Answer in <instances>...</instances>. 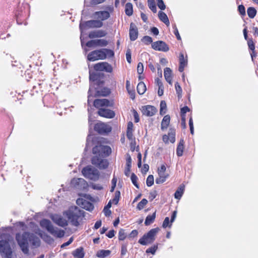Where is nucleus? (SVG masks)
Returning <instances> with one entry per match:
<instances>
[{
    "mask_svg": "<svg viewBox=\"0 0 258 258\" xmlns=\"http://www.w3.org/2000/svg\"><path fill=\"white\" fill-rule=\"evenodd\" d=\"M134 124L132 122L130 121L127 123V131H126V136L128 139L130 141H134L135 138L133 136V129Z\"/></svg>",
    "mask_w": 258,
    "mask_h": 258,
    "instance_id": "obj_26",
    "label": "nucleus"
},
{
    "mask_svg": "<svg viewBox=\"0 0 258 258\" xmlns=\"http://www.w3.org/2000/svg\"><path fill=\"white\" fill-rule=\"evenodd\" d=\"M120 196V192L119 191H116L115 192V196L114 198L111 200L112 204L116 205L118 204Z\"/></svg>",
    "mask_w": 258,
    "mask_h": 258,
    "instance_id": "obj_45",
    "label": "nucleus"
},
{
    "mask_svg": "<svg viewBox=\"0 0 258 258\" xmlns=\"http://www.w3.org/2000/svg\"><path fill=\"white\" fill-rule=\"evenodd\" d=\"M108 42L105 39H96L89 41L86 43L88 47L93 46H105L107 45Z\"/></svg>",
    "mask_w": 258,
    "mask_h": 258,
    "instance_id": "obj_18",
    "label": "nucleus"
},
{
    "mask_svg": "<svg viewBox=\"0 0 258 258\" xmlns=\"http://www.w3.org/2000/svg\"><path fill=\"white\" fill-rule=\"evenodd\" d=\"M137 179L138 178L137 176L134 173H133L131 175L132 181L135 186H136L137 188H139V186L137 183Z\"/></svg>",
    "mask_w": 258,
    "mask_h": 258,
    "instance_id": "obj_56",
    "label": "nucleus"
},
{
    "mask_svg": "<svg viewBox=\"0 0 258 258\" xmlns=\"http://www.w3.org/2000/svg\"><path fill=\"white\" fill-rule=\"evenodd\" d=\"M0 253L5 258H15L10 243H0Z\"/></svg>",
    "mask_w": 258,
    "mask_h": 258,
    "instance_id": "obj_8",
    "label": "nucleus"
},
{
    "mask_svg": "<svg viewBox=\"0 0 258 258\" xmlns=\"http://www.w3.org/2000/svg\"><path fill=\"white\" fill-rule=\"evenodd\" d=\"M125 12L126 15L130 16L133 15V5L130 3H127L125 6Z\"/></svg>",
    "mask_w": 258,
    "mask_h": 258,
    "instance_id": "obj_39",
    "label": "nucleus"
},
{
    "mask_svg": "<svg viewBox=\"0 0 258 258\" xmlns=\"http://www.w3.org/2000/svg\"><path fill=\"white\" fill-rule=\"evenodd\" d=\"M247 44L248 45L249 48L252 51H254L255 49V46L253 41L251 39H249L247 41Z\"/></svg>",
    "mask_w": 258,
    "mask_h": 258,
    "instance_id": "obj_58",
    "label": "nucleus"
},
{
    "mask_svg": "<svg viewBox=\"0 0 258 258\" xmlns=\"http://www.w3.org/2000/svg\"><path fill=\"white\" fill-rule=\"evenodd\" d=\"M90 80L91 81L90 87L88 91V104L90 105L91 102L93 101L94 97L99 96H106L108 94L109 91L107 89H104V92H100L99 90H97L94 86L93 82L97 81L98 78V75L94 73H91L90 71Z\"/></svg>",
    "mask_w": 258,
    "mask_h": 258,
    "instance_id": "obj_2",
    "label": "nucleus"
},
{
    "mask_svg": "<svg viewBox=\"0 0 258 258\" xmlns=\"http://www.w3.org/2000/svg\"><path fill=\"white\" fill-rule=\"evenodd\" d=\"M144 71V66L142 62H139L137 67V72L139 75H141Z\"/></svg>",
    "mask_w": 258,
    "mask_h": 258,
    "instance_id": "obj_54",
    "label": "nucleus"
},
{
    "mask_svg": "<svg viewBox=\"0 0 258 258\" xmlns=\"http://www.w3.org/2000/svg\"><path fill=\"white\" fill-rule=\"evenodd\" d=\"M50 233L57 237H62L64 235V232L63 230L55 228L54 227L53 230L50 232Z\"/></svg>",
    "mask_w": 258,
    "mask_h": 258,
    "instance_id": "obj_37",
    "label": "nucleus"
},
{
    "mask_svg": "<svg viewBox=\"0 0 258 258\" xmlns=\"http://www.w3.org/2000/svg\"><path fill=\"white\" fill-rule=\"evenodd\" d=\"M132 165V158L129 154L126 155V166L128 167V168H131Z\"/></svg>",
    "mask_w": 258,
    "mask_h": 258,
    "instance_id": "obj_53",
    "label": "nucleus"
},
{
    "mask_svg": "<svg viewBox=\"0 0 258 258\" xmlns=\"http://www.w3.org/2000/svg\"><path fill=\"white\" fill-rule=\"evenodd\" d=\"M126 237V233L123 229H120L118 232V239L119 240H123Z\"/></svg>",
    "mask_w": 258,
    "mask_h": 258,
    "instance_id": "obj_51",
    "label": "nucleus"
},
{
    "mask_svg": "<svg viewBox=\"0 0 258 258\" xmlns=\"http://www.w3.org/2000/svg\"><path fill=\"white\" fill-rule=\"evenodd\" d=\"M126 88L130 96V98L134 100L135 98V92L134 90L131 88L130 82L128 80L126 81Z\"/></svg>",
    "mask_w": 258,
    "mask_h": 258,
    "instance_id": "obj_36",
    "label": "nucleus"
},
{
    "mask_svg": "<svg viewBox=\"0 0 258 258\" xmlns=\"http://www.w3.org/2000/svg\"><path fill=\"white\" fill-rule=\"evenodd\" d=\"M162 140L166 144L169 142L174 143L175 141V130L172 128H170L168 135L163 136Z\"/></svg>",
    "mask_w": 258,
    "mask_h": 258,
    "instance_id": "obj_14",
    "label": "nucleus"
},
{
    "mask_svg": "<svg viewBox=\"0 0 258 258\" xmlns=\"http://www.w3.org/2000/svg\"><path fill=\"white\" fill-rule=\"evenodd\" d=\"M71 185L80 190H84L88 187V183L83 178H74L71 182Z\"/></svg>",
    "mask_w": 258,
    "mask_h": 258,
    "instance_id": "obj_9",
    "label": "nucleus"
},
{
    "mask_svg": "<svg viewBox=\"0 0 258 258\" xmlns=\"http://www.w3.org/2000/svg\"><path fill=\"white\" fill-rule=\"evenodd\" d=\"M112 182V186L110 189L111 192H113L114 190V188L116 186V182H117V179L115 177H113L111 181Z\"/></svg>",
    "mask_w": 258,
    "mask_h": 258,
    "instance_id": "obj_60",
    "label": "nucleus"
},
{
    "mask_svg": "<svg viewBox=\"0 0 258 258\" xmlns=\"http://www.w3.org/2000/svg\"><path fill=\"white\" fill-rule=\"evenodd\" d=\"M94 69L97 71H105L108 73L112 72V66L106 62H101L95 64Z\"/></svg>",
    "mask_w": 258,
    "mask_h": 258,
    "instance_id": "obj_13",
    "label": "nucleus"
},
{
    "mask_svg": "<svg viewBox=\"0 0 258 258\" xmlns=\"http://www.w3.org/2000/svg\"><path fill=\"white\" fill-rule=\"evenodd\" d=\"M76 203L78 206L86 210L91 211L94 209V206L92 203L82 198L78 199Z\"/></svg>",
    "mask_w": 258,
    "mask_h": 258,
    "instance_id": "obj_15",
    "label": "nucleus"
},
{
    "mask_svg": "<svg viewBox=\"0 0 258 258\" xmlns=\"http://www.w3.org/2000/svg\"><path fill=\"white\" fill-rule=\"evenodd\" d=\"M109 105V101L106 99H96L94 101V106L98 108L103 106H108Z\"/></svg>",
    "mask_w": 258,
    "mask_h": 258,
    "instance_id": "obj_25",
    "label": "nucleus"
},
{
    "mask_svg": "<svg viewBox=\"0 0 258 258\" xmlns=\"http://www.w3.org/2000/svg\"><path fill=\"white\" fill-rule=\"evenodd\" d=\"M157 195V191L156 190L153 191L150 193L149 199H150L151 200H153L156 197Z\"/></svg>",
    "mask_w": 258,
    "mask_h": 258,
    "instance_id": "obj_64",
    "label": "nucleus"
},
{
    "mask_svg": "<svg viewBox=\"0 0 258 258\" xmlns=\"http://www.w3.org/2000/svg\"><path fill=\"white\" fill-rule=\"evenodd\" d=\"M173 28L174 29V34L176 36L177 39L179 40H181V37L179 35L178 29L175 24L173 26Z\"/></svg>",
    "mask_w": 258,
    "mask_h": 258,
    "instance_id": "obj_57",
    "label": "nucleus"
},
{
    "mask_svg": "<svg viewBox=\"0 0 258 258\" xmlns=\"http://www.w3.org/2000/svg\"><path fill=\"white\" fill-rule=\"evenodd\" d=\"M156 217V214L155 213H153L152 215H148L145 220V224L146 225H150L151 223H152Z\"/></svg>",
    "mask_w": 258,
    "mask_h": 258,
    "instance_id": "obj_40",
    "label": "nucleus"
},
{
    "mask_svg": "<svg viewBox=\"0 0 258 258\" xmlns=\"http://www.w3.org/2000/svg\"><path fill=\"white\" fill-rule=\"evenodd\" d=\"M94 17L100 19L101 21L105 20L109 18L110 14L107 11H98L94 14Z\"/></svg>",
    "mask_w": 258,
    "mask_h": 258,
    "instance_id": "obj_23",
    "label": "nucleus"
},
{
    "mask_svg": "<svg viewBox=\"0 0 258 258\" xmlns=\"http://www.w3.org/2000/svg\"><path fill=\"white\" fill-rule=\"evenodd\" d=\"M114 55L112 50L108 49H101L94 50L89 53L87 58L89 61H94L99 59H105L106 57H111Z\"/></svg>",
    "mask_w": 258,
    "mask_h": 258,
    "instance_id": "obj_3",
    "label": "nucleus"
},
{
    "mask_svg": "<svg viewBox=\"0 0 258 258\" xmlns=\"http://www.w3.org/2000/svg\"><path fill=\"white\" fill-rule=\"evenodd\" d=\"M98 113L101 116L108 118H112L115 116V113L113 111L105 108H100Z\"/></svg>",
    "mask_w": 258,
    "mask_h": 258,
    "instance_id": "obj_20",
    "label": "nucleus"
},
{
    "mask_svg": "<svg viewBox=\"0 0 258 258\" xmlns=\"http://www.w3.org/2000/svg\"><path fill=\"white\" fill-rule=\"evenodd\" d=\"M130 38L131 41L136 40L138 36V30L136 25L131 23L130 26Z\"/></svg>",
    "mask_w": 258,
    "mask_h": 258,
    "instance_id": "obj_21",
    "label": "nucleus"
},
{
    "mask_svg": "<svg viewBox=\"0 0 258 258\" xmlns=\"http://www.w3.org/2000/svg\"><path fill=\"white\" fill-rule=\"evenodd\" d=\"M148 6L153 13H156L157 9L154 2L149 3Z\"/></svg>",
    "mask_w": 258,
    "mask_h": 258,
    "instance_id": "obj_55",
    "label": "nucleus"
},
{
    "mask_svg": "<svg viewBox=\"0 0 258 258\" xmlns=\"http://www.w3.org/2000/svg\"><path fill=\"white\" fill-rule=\"evenodd\" d=\"M238 11L241 15H244L245 14V8L242 5L238 6Z\"/></svg>",
    "mask_w": 258,
    "mask_h": 258,
    "instance_id": "obj_61",
    "label": "nucleus"
},
{
    "mask_svg": "<svg viewBox=\"0 0 258 258\" xmlns=\"http://www.w3.org/2000/svg\"><path fill=\"white\" fill-rule=\"evenodd\" d=\"M154 183V177L152 175L148 176L146 180V184L148 186H152Z\"/></svg>",
    "mask_w": 258,
    "mask_h": 258,
    "instance_id": "obj_49",
    "label": "nucleus"
},
{
    "mask_svg": "<svg viewBox=\"0 0 258 258\" xmlns=\"http://www.w3.org/2000/svg\"><path fill=\"white\" fill-rule=\"evenodd\" d=\"M172 223H171L170 221L169 220V217H166L163 222L162 227L164 228L171 226Z\"/></svg>",
    "mask_w": 258,
    "mask_h": 258,
    "instance_id": "obj_50",
    "label": "nucleus"
},
{
    "mask_svg": "<svg viewBox=\"0 0 258 258\" xmlns=\"http://www.w3.org/2000/svg\"><path fill=\"white\" fill-rule=\"evenodd\" d=\"M187 64V56H184L183 53L181 52L179 54V66L178 71L180 72H182L184 71V68Z\"/></svg>",
    "mask_w": 258,
    "mask_h": 258,
    "instance_id": "obj_22",
    "label": "nucleus"
},
{
    "mask_svg": "<svg viewBox=\"0 0 258 258\" xmlns=\"http://www.w3.org/2000/svg\"><path fill=\"white\" fill-rule=\"evenodd\" d=\"M184 190V185L183 184L180 185L174 194L175 198L178 200L180 199L183 194Z\"/></svg>",
    "mask_w": 258,
    "mask_h": 258,
    "instance_id": "obj_34",
    "label": "nucleus"
},
{
    "mask_svg": "<svg viewBox=\"0 0 258 258\" xmlns=\"http://www.w3.org/2000/svg\"><path fill=\"white\" fill-rule=\"evenodd\" d=\"M142 41L146 45H148L150 43H152V38L149 36H145L142 39Z\"/></svg>",
    "mask_w": 258,
    "mask_h": 258,
    "instance_id": "obj_47",
    "label": "nucleus"
},
{
    "mask_svg": "<svg viewBox=\"0 0 258 258\" xmlns=\"http://www.w3.org/2000/svg\"><path fill=\"white\" fill-rule=\"evenodd\" d=\"M184 149V141L183 140H181L178 143L176 149V154L179 157H180L183 154Z\"/></svg>",
    "mask_w": 258,
    "mask_h": 258,
    "instance_id": "obj_35",
    "label": "nucleus"
},
{
    "mask_svg": "<svg viewBox=\"0 0 258 258\" xmlns=\"http://www.w3.org/2000/svg\"><path fill=\"white\" fill-rule=\"evenodd\" d=\"M51 219L57 225L64 227L68 225L67 221L58 215H53L51 216Z\"/></svg>",
    "mask_w": 258,
    "mask_h": 258,
    "instance_id": "obj_19",
    "label": "nucleus"
},
{
    "mask_svg": "<svg viewBox=\"0 0 258 258\" xmlns=\"http://www.w3.org/2000/svg\"><path fill=\"white\" fill-rule=\"evenodd\" d=\"M175 88L176 93L178 95V98H181L182 96V90L181 87H180V86L178 83L176 82L175 84Z\"/></svg>",
    "mask_w": 258,
    "mask_h": 258,
    "instance_id": "obj_43",
    "label": "nucleus"
},
{
    "mask_svg": "<svg viewBox=\"0 0 258 258\" xmlns=\"http://www.w3.org/2000/svg\"><path fill=\"white\" fill-rule=\"evenodd\" d=\"M103 26V23L102 21L95 20H90L84 23H81L80 24V29L81 31V35L80 37L81 44L83 46V41L82 39V32L84 29L86 28H100Z\"/></svg>",
    "mask_w": 258,
    "mask_h": 258,
    "instance_id": "obj_6",
    "label": "nucleus"
},
{
    "mask_svg": "<svg viewBox=\"0 0 258 258\" xmlns=\"http://www.w3.org/2000/svg\"><path fill=\"white\" fill-rule=\"evenodd\" d=\"M91 187L93 189L96 190H101L103 189V186L101 184L97 183L92 184Z\"/></svg>",
    "mask_w": 258,
    "mask_h": 258,
    "instance_id": "obj_59",
    "label": "nucleus"
},
{
    "mask_svg": "<svg viewBox=\"0 0 258 258\" xmlns=\"http://www.w3.org/2000/svg\"><path fill=\"white\" fill-rule=\"evenodd\" d=\"M138 234V232L137 230H133L129 235V236H128L129 240H132V239L131 238L132 237H136V236H137Z\"/></svg>",
    "mask_w": 258,
    "mask_h": 258,
    "instance_id": "obj_62",
    "label": "nucleus"
},
{
    "mask_svg": "<svg viewBox=\"0 0 258 258\" xmlns=\"http://www.w3.org/2000/svg\"><path fill=\"white\" fill-rule=\"evenodd\" d=\"M157 84H158V85L159 87L158 94L159 96H161L163 94L164 87H163L162 82L159 80H157Z\"/></svg>",
    "mask_w": 258,
    "mask_h": 258,
    "instance_id": "obj_46",
    "label": "nucleus"
},
{
    "mask_svg": "<svg viewBox=\"0 0 258 258\" xmlns=\"http://www.w3.org/2000/svg\"><path fill=\"white\" fill-rule=\"evenodd\" d=\"M111 251L109 250H99L97 251L96 255L99 258H104L110 255Z\"/></svg>",
    "mask_w": 258,
    "mask_h": 258,
    "instance_id": "obj_33",
    "label": "nucleus"
},
{
    "mask_svg": "<svg viewBox=\"0 0 258 258\" xmlns=\"http://www.w3.org/2000/svg\"><path fill=\"white\" fill-rule=\"evenodd\" d=\"M159 177L156 179L157 184H161L165 182L168 176L166 172H158Z\"/></svg>",
    "mask_w": 258,
    "mask_h": 258,
    "instance_id": "obj_30",
    "label": "nucleus"
},
{
    "mask_svg": "<svg viewBox=\"0 0 258 258\" xmlns=\"http://www.w3.org/2000/svg\"><path fill=\"white\" fill-rule=\"evenodd\" d=\"M84 254L83 248L82 247H79L72 252V254L75 258H83Z\"/></svg>",
    "mask_w": 258,
    "mask_h": 258,
    "instance_id": "obj_32",
    "label": "nucleus"
},
{
    "mask_svg": "<svg viewBox=\"0 0 258 258\" xmlns=\"http://www.w3.org/2000/svg\"><path fill=\"white\" fill-rule=\"evenodd\" d=\"M158 17L159 19L164 23H165L167 26L169 25L170 22L169 19L167 15L165 13L162 11H159L158 13Z\"/></svg>",
    "mask_w": 258,
    "mask_h": 258,
    "instance_id": "obj_31",
    "label": "nucleus"
},
{
    "mask_svg": "<svg viewBox=\"0 0 258 258\" xmlns=\"http://www.w3.org/2000/svg\"><path fill=\"white\" fill-rule=\"evenodd\" d=\"M247 15L250 18H253L256 14V10L253 7H249L247 11Z\"/></svg>",
    "mask_w": 258,
    "mask_h": 258,
    "instance_id": "obj_42",
    "label": "nucleus"
},
{
    "mask_svg": "<svg viewBox=\"0 0 258 258\" xmlns=\"http://www.w3.org/2000/svg\"><path fill=\"white\" fill-rule=\"evenodd\" d=\"M82 173L85 177L94 181L97 180L100 176L98 170L91 166L84 167Z\"/></svg>",
    "mask_w": 258,
    "mask_h": 258,
    "instance_id": "obj_5",
    "label": "nucleus"
},
{
    "mask_svg": "<svg viewBox=\"0 0 258 258\" xmlns=\"http://www.w3.org/2000/svg\"><path fill=\"white\" fill-rule=\"evenodd\" d=\"M111 152V148L108 146L99 145L93 148V153L96 156L92 159V163L100 169H105L108 167L107 160L102 158L108 156Z\"/></svg>",
    "mask_w": 258,
    "mask_h": 258,
    "instance_id": "obj_1",
    "label": "nucleus"
},
{
    "mask_svg": "<svg viewBox=\"0 0 258 258\" xmlns=\"http://www.w3.org/2000/svg\"><path fill=\"white\" fill-rule=\"evenodd\" d=\"M84 211L76 206L71 207L65 212L69 220L74 226L79 225V219L83 216Z\"/></svg>",
    "mask_w": 258,
    "mask_h": 258,
    "instance_id": "obj_4",
    "label": "nucleus"
},
{
    "mask_svg": "<svg viewBox=\"0 0 258 258\" xmlns=\"http://www.w3.org/2000/svg\"><path fill=\"white\" fill-rule=\"evenodd\" d=\"M158 249V245H154L153 246L149 247L146 249V253H151L152 254H154L155 253L156 251Z\"/></svg>",
    "mask_w": 258,
    "mask_h": 258,
    "instance_id": "obj_48",
    "label": "nucleus"
},
{
    "mask_svg": "<svg viewBox=\"0 0 258 258\" xmlns=\"http://www.w3.org/2000/svg\"><path fill=\"white\" fill-rule=\"evenodd\" d=\"M160 107V114L162 115L165 114L166 112L167 106L165 101L162 100L161 101Z\"/></svg>",
    "mask_w": 258,
    "mask_h": 258,
    "instance_id": "obj_41",
    "label": "nucleus"
},
{
    "mask_svg": "<svg viewBox=\"0 0 258 258\" xmlns=\"http://www.w3.org/2000/svg\"><path fill=\"white\" fill-rule=\"evenodd\" d=\"M152 48L157 51L167 52L169 50L168 45L163 41H157L152 43Z\"/></svg>",
    "mask_w": 258,
    "mask_h": 258,
    "instance_id": "obj_12",
    "label": "nucleus"
},
{
    "mask_svg": "<svg viewBox=\"0 0 258 258\" xmlns=\"http://www.w3.org/2000/svg\"><path fill=\"white\" fill-rule=\"evenodd\" d=\"M94 130L100 134H105L111 132V126L105 123L99 122L94 126Z\"/></svg>",
    "mask_w": 258,
    "mask_h": 258,
    "instance_id": "obj_10",
    "label": "nucleus"
},
{
    "mask_svg": "<svg viewBox=\"0 0 258 258\" xmlns=\"http://www.w3.org/2000/svg\"><path fill=\"white\" fill-rule=\"evenodd\" d=\"M40 225L42 228H45L50 233L53 228V226L51 222L48 220H42L40 222Z\"/></svg>",
    "mask_w": 258,
    "mask_h": 258,
    "instance_id": "obj_27",
    "label": "nucleus"
},
{
    "mask_svg": "<svg viewBox=\"0 0 258 258\" xmlns=\"http://www.w3.org/2000/svg\"><path fill=\"white\" fill-rule=\"evenodd\" d=\"M20 247L25 254L32 256L35 254L34 249L39 246V243H18Z\"/></svg>",
    "mask_w": 258,
    "mask_h": 258,
    "instance_id": "obj_7",
    "label": "nucleus"
},
{
    "mask_svg": "<svg viewBox=\"0 0 258 258\" xmlns=\"http://www.w3.org/2000/svg\"><path fill=\"white\" fill-rule=\"evenodd\" d=\"M159 231V229L158 228L152 229L147 233L145 234L138 242H146L154 240L155 236Z\"/></svg>",
    "mask_w": 258,
    "mask_h": 258,
    "instance_id": "obj_11",
    "label": "nucleus"
},
{
    "mask_svg": "<svg viewBox=\"0 0 258 258\" xmlns=\"http://www.w3.org/2000/svg\"><path fill=\"white\" fill-rule=\"evenodd\" d=\"M164 75L166 81L170 85L172 84V72L169 68H166L164 71Z\"/></svg>",
    "mask_w": 258,
    "mask_h": 258,
    "instance_id": "obj_28",
    "label": "nucleus"
},
{
    "mask_svg": "<svg viewBox=\"0 0 258 258\" xmlns=\"http://www.w3.org/2000/svg\"><path fill=\"white\" fill-rule=\"evenodd\" d=\"M142 112L143 115L147 116H152L157 112L156 107L152 105L144 106L142 108Z\"/></svg>",
    "mask_w": 258,
    "mask_h": 258,
    "instance_id": "obj_17",
    "label": "nucleus"
},
{
    "mask_svg": "<svg viewBox=\"0 0 258 258\" xmlns=\"http://www.w3.org/2000/svg\"><path fill=\"white\" fill-rule=\"evenodd\" d=\"M107 34L105 31L103 30H98L91 31L89 34V37L90 38H95L98 37H102Z\"/></svg>",
    "mask_w": 258,
    "mask_h": 258,
    "instance_id": "obj_24",
    "label": "nucleus"
},
{
    "mask_svg": "<svg viewBox=\"0 0 258 258\" xmlns=\"http://www.w3.org/2000/svg\"><path fill=\"white\" fill-rule=\"evenodd\" d=\"M126 58L128 63L131 62V52L130 50H127L126 52Z\"/></svg>",
    "mask_w": 258,
    "mask_h": 258,
    "instance_id": "obj_63",
    "label": "nucleus"
},
{
    "mask_svg": "<svg viewBox=\"0 0 258 258\" xmlns=\"http://www.w3.org/2000/svg\"><path fill=\"white\" fill-rule=\"evenodd\" d=\"M157 4L159 9L164 10L166 8V6L162 0H157Z\"/></svg>",
    "mask_w": 258,
    "mask_h": 258,
    "instance_id": "obj_52",
    "label": "nucleus"
},
{
    "mask_svg": "<svg viewBox=\"0 0 258 258\" xmlns=\"http://www.w3.org/2000/svg\"><path fill=\"white\" fill-rule=\"evenodd\" d=\"M137 89L139 94H143L146 90L145 84L142 82H140L137 86Z\"/></svg>",
    "mask_w": 258,
    "mask_h": 258,
    "instance_id": "obj_38",
    "label": "nucleus"
},
{
    "mask_svg": "<svg viewBox=\"0 0 258 258\" xmlns=\"http://www.w3.org/2000/svg\"><path fill=\"white\" fill-rule=\"evenodd\" d=\"M148 201L146 199H143L139 203V204L137 205V208L139 210H141L144 208L145 206L146 205Z\"/></svg>",
    "mask_w": 258,
    "mask_h": 258,
    "instance_id": "obj_44",
    "label": "nucleus"
},
{
    "mask_svg": "<svg viewBox=\"0 0 258 258\" xmlns=\"http://www.w3.org/2000/svg\"><path fill=\"white\" fill-rule=\"evenodd\" d=\"M170 121V117L169 115L164 116L161 124V129L164 131L167 128Z\"/></svg>",
    "mask_w": 258,
    "mask_h": 258,
    "instance_id": "obj_29",
    "label": "nucleus"
},
{
    "mask_svg": "<svg viewBox=\"0 0 258 258\" xmlns=\"http://www.w3.org/2000/svg\"><path fill=\"white\" fill-rule=\"evenodd\" d=\"M18 242H35L32 238V236L28 232H24L22 234L18 233L16 236Z\"/></svg>",
    "mask_w": 258,
    "mask_h": 258,
    "instance_id": "obj_16",
    "label": "nucleus"
}]
</instances>
